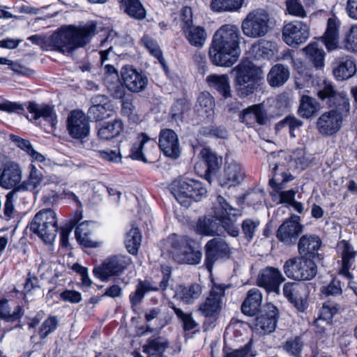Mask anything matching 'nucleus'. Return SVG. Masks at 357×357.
Segmentation results:
<instances>
[{"label":"nucleus","mask_w":357,"mask_h":357,"mask_svg":"<svg viewBox=\"0 0 357 357\" xmlns=\"http://www.w3.org/2000/svg\"><path fill=\"white\" fill-rule=\"evenodd\" d=\"M317 96L332 108L317 119V130L323 136H332L340 130L343 122L350 115L349 98L344 93L336 91L332 82L327 80L320 84Z\"/></svg>","instance_id":"f257e3e1"},{"label":"nucleus","mask_w":357,"mask_h":357,"mask_svg":"<svg viewBox=\"0 0 357 357\" xmlns=\"http://www.w3.org/2000/svg\"><path fill=\"white\" fill-rule=\"evenodd\" d=\"M213 215L200 217L195 227L196 233L208 236L220 235L226 231L229 236L236 237L239 229L236 217L241 215V210L232 207L222 196L218 195L213 204Z\"/></svg>","instance_id":"f03ea898"},{"label":"nucleus","mask_w":357,"mask_h":357,"mask_svg":"<svg viewBox=\"0 0 357 357\" xmlns=\"http://www.w3.org/2000/svg\"><path fill=\"white\" fill-rule=\"evenodd\" d=\"M242 39L238 26L227 24L221 26L214 33L208 51L211 63L217 66L231 67L241 54Z\"/></svg>","instance_id":"7ed1b4c3"},{"label":"nucleus","mask_w":357,"mask_h":357,"mask_svg":"<svg viewBox=\"0 0 357 357\" xmlns=\"http://www.w3.org/2000/svg\"><path fill=\"white\" fill-rule=\"evenodd\" d=\"M29 227L45 243L52 244L58 231L56 213L50 208L40 210L34 215Z\"/></svg>","instance_id":"20e7f679"},{"label":"nucleus","mask_w":357,"mask_h":357,"mask_svg":"<svg viewBox=\"0 0 357 357\" xmlns=\"http://www.w3.org/2000/svg\"><path fill=\"white\" fill-rule=\"evenodd\" d=\"M171 191L177 202L186 208L192 201L199 202L207 194V190L201 181L190 178L175 181Z\"/></svg>","instance_id":"39448f33"},{"label":"nucleus","mask_w":357,"mask_h":357,"mask_svg":"<svg viewBox=\"0 0 357 357\" xmlns=\"http://www.w3.org/2000/svg\"><path fill=\"white\" fill-rule=\"evenodd\" d=\"M273 28V18L269 13L257 8L250 12L241 23L243 34L250 38H259L268 34Z\"/></svg>","instance_id":"423d86ee"},{"label":"nucleus","mask_w":357,"mask_h":357,"mask_svg":"<svg viewBox=\"0 0 357 357\" xmlns=\"http://www.w3.org/2000/svg\"><path fill=\"white\" fill-rule=\"evenodd\" d=\"M169 252L178 263L198 264L201 261L202 253L195 250L192 246L193 241L185 236L173 234L168 239Z\"/></svg>","instance_id":"0eeeda50"},{"label":"nucleus","mask_w":357,"mask_h":357,"mask_svg":"<svg viewBox=\"0 0 357 357\" xmlns=\"http://www.w3.org/2000/svg\"><path fill=\"white\" fill-rule=\"evenodd\" d=\"M89 132V123L85 114L80 110L72 111L68 116V134L77 140L72 143L79 149H94L93 143L86 139Z\"/></svg>","instance_id":"6e6552de"},{"label":"nucleus","mask_w":357,"mask_h":357,"mask_svg":"<svg viewBox=\"0 0 357 357\" xmlns=\"http://www.w3.org/2000/svg\"><path fill=\"white\" fill-rule=\"evenodd\" d=\"M286 276L294 280H310L317 273L314 261L306 257H296L287 260L283 266Z\"/></svg>","instance_id":"1a4fd4ad"},{"label":"nucleus","mask_w":357,"mask_h":357,"mask_svg":"<svg viewBox=\"0 0 357 357\" xmlns=\"http://www.w3.org/2000/svg\"><path fill=\"white\" fill-rule=\"evenodd\" d=\"M131 263L130 257L127 255H113L106 259L100 266L94 267L93 273L100 280L107 281L109 278L123 273Z\"/></svg>","instance_id":"9d476101"},{"label":"nucleus","mask_w":357,"mask_h":357,"mask_svg":"<svg viewBox=\"0 0 357 357\" xmlns=\"http://www.w3.org/2000/svg\"><path fill=\"white\" fill-rule=\"evenodd\" d=\"M228 286L213 283L208 295L199 305L198 311L205 317L215 318L219 314Z\"/></svg>","instance_id":"9b49d317"},{"label":"nucleus","mask_w":357,"mask_h":357,"mask_svg":"<svg viewBox=\"0 0 357 357\" xmlns=\"http://www.w3.org/2000/svg\"><path fill=\"white\" fill-rule=\"evenodd\" d=\"M96 31L97 23L94 21L81 26L68 25V54L72 50L88 45Z\"/></svg>","instance_id":"f8f14e48"},{"label":"nucleus","mask_w":357,"mask_h":357,"mask_svg":"<svg viewBox=\"0 0 357 357\" xmlns=\"http://www.w3.org/2000/svg\"><path fill=\"white\" fill-rule=\"evenodd\" d=\"M311 284L295 282H286L283 286V294L298 311L303 312L308 307Z\"/></svg>","instance_id":"ddd939ff"},{"label":"nucleus","mask_w":357,"mask_h":357,"mask_svg":"<svg viewBox=\"0 0 357 357\" xmlns=\"http://www.w3.org/2000/svg\"><path fill=\"white\" fill-rule=\"evenodd\" d=\"M204 265L210 272L218 260L228 258L230 254L229 245L224 240L217 238L208 241L204 246Z\"/></svg>","instance_id":"4468645a"},{"label":"nucleus","mask_w":357,"mask_h":357,"mask_svg":"<svg viewBox=\"0 0 357 357\" xmlns=\"http://www.w3.org/2000/svg\"><path fill=\"white\" fill-rule=\"evenodd\" d=\"M300 221V217L296 215L285 220L277 230L276 237L278 241L287 245H294L303 230Z\"/></svg>","instance_id":"2eb2a0df"},{"label":"nucleus","mask_w":357,"mask_h":357,"mask_svg":"<svg viewBox=\"0 0 357 357\" xmlns=\"http://www.w3.org/2000/svg\"><path fill=\"white\" fill-rule=\"evenodd\" d=\"M309 26L301 21H293L285 24L282 29L283 40L290 46H297L309 38Z\"/></svg>","instance_id":"dca6fc26"},{"label":"nucleus","mask_w":357,"mask_h":357,"mask_svg":"<svg viewBox=\"0 0 357 357\" xmlns=\"http://www.w3.org/2000/svg\"><path fill=\"white\" fill-rule=\"evenodd\" d=\"M284 280L285 278L278 268L266 266L259 272L257 282L259 287H264L266 291L278 294L280 285Z\"/></svg>","instance_id":"f3484780"},{"label":"nucleus","mask_w":357,"mask_h":357,"mask_svg":"<svg viewBox=\"0 0 357 357\" xmlns=\"http://www.w3.org/2000/svg\"><path fill=\"white\" fill-rule=\"evenodd\" d=\"M245 172L241 164L228 155L225 157L224 172L220 178L222 186H232L243 181Z\"/></svg>","instance_id":"a211bd4d"},{"label":"nucleus","mask_w":357,"mask_h":357,"mask_svg":"<svg viewBox=\"0 0 357 357\" xmlns=\"http://www.w3.org/2000/svg\"><path fill=\"white\" fill-rule=\"evenodd\" d=\"M121 74L124 85L128 91L132 93H139L146 89L148 84L147 77L132 66H123L121 68Z\"/></svg>","instance_id":"6ab92c4d"},{"label":"nucleus","mask_w":357,"mask_h":357,"mask_svg":"<svg viewBox=\"0 0 357 357\" xmlns=\"http://www.w3.org/2000/svg\"><path fill=\"white\" fill-rule=\"evenodd\" d=\"M22 172L18 164L13 162L5 163L0 169V186L5 189H14L21 183Z\"/></svg>","instance_id":"aec40b11"},{"label":"nucleus","mask_w":357,"mask_h":357,"mask_svg":"<svg viewBox=\"0 0 357 357\" xmlns=\"http://www.w3.org/2000/svg\"><path fill=\"white\" fill-rule=\"evenodd\" d=\"M158 146L164 154L176 159L181 154V148L177 134L171 129H163L160 132Z\"/></svg>","instance_id":"412c9836"},{"label":"nucleus","mask_w":357,"mask_h":357,"mask_svg":"<svg viewBox=\"0 0 357 357\" xmlns=\"http://www.w3.org/2000/svg\"><path fill=\"white\" fill-rule=\"evenodd\" d=\"M27 109L33 114V120L35 121V123L37 125H40L41 120H43L49 123L52 128H55L56 123V115L53 106L29 102Z\"/></svg>","instance_id":"4be33fe9"},{"label":"nucleus","mask_w":357,"mask_h":357,"mask_svg":"<svg viewBox=\"0 0 357 357\" xmlns=\"http://www.w3.org/2000/svg\"><path fill=\"white\" fill-rule=\"evenodd\" d=\"M240 120L248 127H254L256 123L266 125L269 119L264 105L257 104L245 109L240 115Z\"/></svg>","instance_id":"5701e85b"},{"label":"nucleus","mask_w":357,"mask_h":357,"mask_svg":"<svg viewBox=\"0 0 357 357\" xmlns=\"http://www.w3.org/2000/svg\"><path fill=\"white\" fill-rule=\"evenodd\" d=\"M278 319V308L274 305L268 303L265 306L264 312L256 318V328L264 333H271L275 329Z\"/></svg>","instance_id":"b1692460"},{"label":"nucleus","mask_w":357,"mask_h":357,"mask_svg":"<svg viewBox=\"0 0 357 357\" xmlns=\"http://www.w3.org/2000/svg\"><path fill=\"white\" fill-rule=\"evenodd\" d=\"M271 158L275 159V161L272 164L271 178H275V182L282 183H287L294 179V176L289 172L287 161L285 157L280 154L272 153L268 156V160H271Z\"/></svg>","instance_id":"393cba45"},{"label":"nucleus","mask_w":357,"mask_h":357,"mask_svg":"<svg viewBox=\"0 0 357 357\" xmlns=\"http://www.w3.org/2000/svg\"><path fill=\"white\" fill-rule=\"evenodd\" d=\"M337 247L342 258V267L339 271V274L348 280H351L353 275L349 272V269L354 264L356 252L354 250L353 246L345 240L340 241Z\"/></svg>","instance_id":"a878e982"},{"label":"nucleus","mask_w":357,"mask_h":357,"mask_svg":"<svg viewBox=\"0 0 357 357\" xmlns=\"http://www.w3.org/2000/svg\"><path fill=\"white\" fill-rule=\"evenodd\" d=\"M215 100L207 91L199 93L194 107L195 113L199 117L211 121L214 116Z\"/></svg>","instance_id":"bb28decb"},{"label":"nucleus","mask_w":357,"mask_h":357,"mask_svg":"<svg viewBox=\"0 0 357 357\" xmlns=\"http://www.w3.org/2000/svg\"><path fill=\"white\" fill-rule=\"evenodd\" d=\"M340 22L336 17H330L321 40L328 52L336 50L339 47Z\"/></svg>","instance_id":"cd10ccee"},{"label":"nucleus","mask_w":357,"mask_h":357,"mask_svg":"<svg viewBox=\"0 0 357 357\" xmlns=\"http://www.w3.org/2000/svg\"><path fill=\"white\" fill-rule=\"evenodd\" d=\"M321 245V241L316 235H303L298 243V252L303 257L309 259L314 258L317 255V252Z\"/></svg>","instance_id":"c85d7f7f"},{"label":"nucleus","mask_w":357,"mask_h":357,"mask_svg":"<svg viewBox=\"0 0 357 357\" xmlns=\"http://www.w3.org/2000/svg\"><path fill=\"white\" fill-rule=\"evenodd\" d=\"M202 293V287L197 283L188 286L178 285L176 287L174 297L184 304L190 305L198 299Z\"/></svg>","instance_id":"c756f323"},{"label":"nucleus","mask_w":357,"mask_h":357,"mask_svg":"<svg viewBox=\"0 0 357 357\" xmlns=\"http://www.w3.org/2000/svg\"><path fill=\"white\" fill-rule=\"evenodd\" d=\"M261 301L262 294L261 291L257 288L250 289L241 305L242 312L248 316L256 315L259 311Z\"/></svg>","instance_id":"7c9ffc66"},{"label":"nucleus","mask_w":357,"mask_h":357,"mask_svg":"<svg viewBox=\"0 0 357 357\" xmlns=\"http://www.w3.org/2000/svg\"><path fill=\"white\" fill-rule=\"evenodd\" d=\"M357 68L355 60L350 56L340 59L333 69V75L337 80H345L355 75Z\"/></svg>","instance_id":"2f4dec72"},{"label":"nucleus","mask_w":357,"mask_h":357,"mask_svg":"<svg viewBox=\"0 0 357 357\" xmlns=\"http://www.w3.org/2000/svg\"><path fill=\"white\" fill-rule=\"evenodd\" d=\"M120 8L130 17L136 20L146 18V10L141 0H121Z\"/></svg>","instance_id":"473e14b6"},{"label":"nucleus","mask_w":357,"mask_h":357,"mask_svg":"<svg viewBox=\"0 0 357 357\" xmlns=\"http://www.w3.org/2000/svg\"><path fill=\"white\" fill-rule=\"evenodd\" d=\"M206 82L210 87L215 89L225 98L231 97L229 79L227 75H210L207 76Z\"/></svg>","instance_id":"72a5a7b5"},{"label":"nucleus","mask_w":357,"mask_h":357,"mask_svg":"<svg viewBox=\"0 0 357 357\" xmlns=\"http://www.w3.org/2000/svg\"><path fill=\"white\" fill-rule=\"evenodd\" d=\"M236 72L235 77H241L245 82L251 80L258 82L259 78L260 70L250 61H243L241 62L232 70Z\"/></svg>","instance_id":"f704fd0d"},{"label":"nucleus","mask_w":357,"mask_h":357,"mask_svg":"<svg viewBox=\"0 0 357 357\" xmlns=\"http://www.w3.org/2000/svg\"><path fill=\"white\" fill-rule=\"evenodd\" d=\"M123 130V123L120 119L104 122L98 130V136L103 140H111L118 137Z\"/></svg>","instance_id":"c9c22d12"},{"label":"nucleus","mask_w":357,"mask_h":357,"mask_svg":"<svg viewBox=\"0 0 357 357\" xmlns=\"http://www.w3.org/2000/svg\"><path fill=\"white\" fill-rule=\"evenodd\" d=\"M289 68L282 64L273 66L267 75L268 84L273 87L282 86L289 78Z\"/></svg>","instance_id":"e433bc0d"},{"label":"nucleus","mask_w":357,"mask_h":357,"mask_svg":"<svg viewBox=\"0 0 357 357\" xmlns=\"http://www.w3.org/2000/svg\"><path fill=\"white\" fill-rule=\"evenodd\" d=\"M303 50L305 53L307 59L314 68L321 69L324 66L325 52L317 42L309 43Z\"/></svg>","instance_id":"4c0bfd02"},{"label":"nucleus","mask_w":357,"mask_h":357,"mask_svg":"<svg viewBox=\"0 0 357 357\" xmlns=\"http://www.w3.org/2000/svg\"><path fill=\"white\" fill-rule=\"evenodd\" d=\"M275 49L276 45L274 43L266 40H260L252 45L250 52L257 59H269L274 55Z\"/></svg>","instance_id":"58836bf2"},{"label":"nucleus","mask_w":357,"mask_h":357,"mask_svg":"<svg viewBox=\"0 0 357 357\" xmlns=\"http://www.w3.org/2000/svg\"><path fill=\"white\" fill-rule=\"evenodd\" d=\"M200 155L207 167L205 178L211 183V174L216 173L220 169L222 160L218 158L215 153L206 148L202 150Z\"/></svg>","instance_id":"ea45409f"},{"label":"nucleus","mask_w":357,"mask_h":357,"mask_svg":"<svg viewBox=\"0 0 357 357\" xmlns=\"http://www.w3.org/2000/svg\"><path fill=\"white\" fill-rule=\"evenodd\" d=\"M169 307L174 310L178 320L182 323L184 331L195 333L199 331V324L193 319L192 313L184 312L181 309L176 307L172 302L169 303Z\"/></svg>","instance_id":"a19ab883"},{"label":"nucleus","mask_w":357,"mask_h":357,"mask_svg":"<svg viewBox=\"0 0 357 357\" xmlns=\"http://www.w3.org/2000/svg\"><path fill=\"white\" fill-rule=\"evenodd\" d=\"M150 138L145 133H141L137 142L133 144L130 149V156L137 160L143 161L144 162H149L150 161L146 158V151H144V146L146 144L150 143Z\"/></svg>","instance_id":"79ce46f5"},{"label":"nucleus","mask_w":357,"mask_h":357,"mask_svg":"<svg viewBox=\"0 0 357 357\" xmlns=\"http://www.w3.org/2000/svg\"><path fill=\"white\" fill-rule=\"evenodd\" d=\"M168 346V342L162 337L149 339L147 344L144 346V351L148 354L147 357H162V353Z\"/></svg>","instance_id":"37998d69"},{"label":"nucleus","mask_w":357,"mask_h":357,"mask_svg":"<svg viewBox=\"0 0 357 357\" xmlns=\"http://www.w3.org/2000/svg\"><path fill=\"white\" fill-rule=\"evenodd\" d=\"M190 45L195 47H202L206 39V32L204 27L191 26L183 30Z\"/></svg>","instance_id":"c03bdc74"},{"label":"nucleus","mask_w":357,"mask_h":357,"mask_svg":"<svg viewBox=\"0 0 357 357\" xmlns=\"http://www.w3.org/2000/svg\"><path fill=\"white\" fill-rule=\"evenodd\" d=\"M319 109V104L316 99L307 96H302L298 109L299 115L305 119L312 117Z\"/></svg>","instance_id":"a18cd8bd"},{"label":"nucleus","mask_w":357,"mask_h":357,"mask_svg":"<svg viewBox=\"0 0 357 357\" xmlns=\"http://www.w3.org/2000/svg\"><path fill=\"white\" fill-rule=\"evenodd\" d=\"M20 188H14L6 195L3 206V218L8 220L14 218L17 215L15 203L20 198Z\"/></svg>","instance_id":"49530a36"},{"label":"nucleus","mask_w":357,"mask_h":357,"mask_svg":"<svg viewBox=\"0 0 357 357\" xmlns=\"http://www.w3.org/2000/svg\"><path fill=\"white\" fill-rule=\"evenodd\" d=\"M50 48L63 54L67 50V26H61L57 31L49 36Z\"/></svg>","instance_id":"de8ad7c7"},{"label":"nucleus","mask_w":357,"mask_h":357,"mask_svg":"<svg viewBox=\"0 0 357 357\" xmlns=\"http://www.w3.org/2000/svg\"><path fill=\"white\" fill-rule=\"evenodd\" d=\"M140 41L142 45L144 46L152 56L158 60L160 63L165 68L166 67L165 60L158 42L152 36L148 34H144L142 37Z\"/></svg>","instance_id":"09e8293b"},{"label":"nucleus","mask_w":357,"mask_h":357,"mask_svg":"<svg viewBox=\"0 0 357 357\" xmlns=\"http://www.w3.org/2000/svg\"><path fill=\"white\" fill-rule=\"evenodd\" d=\"M89 224V222L86 221L78 225L75 229V237L80 245L86 248H96V243L89 238L91 233Z\"/></svg>","instance_id":"8fccbe9b"},{"label":"nucleus","mask_w":357,"mask_h":357,"mask_svg":"<svg viewBox=\"0 0 357 357\" xmlns=\"http://www.w3.org/2000/svg\"><path fill=\"white\" fill-rule=\"evenodd\" d=\"M30 173L26 181L20 185L17 188L22 190H35L39 186L43 181V174L36 167L31 165L29 166Z\"/></svg>","instance_id":"3c124183"},{"label":"nucleus","mask_w":357,"mask_h":357,"mask_svg":"<svg viewBox=\"0 0 357 357\" xmlns=\"http://www.w3.org/2000/svg\"><path fill=\"white\" fill-rule=\"evenodd\" d=\"M243 0H212L211 8L217 12L236 11L239 10L243 4Z\"/></svg>","instance_id":"603ef678"},{"label":"nucleus","mask_w":357,"mask_h":357,"mask_svg":"<svg viewBox=\"0 0 357 357\" xmlns=\"http://www.w3.org/2000/svg\"><path fill=\"white\" fill-rule=\"evenodd\" d=\"M257 87V82L248 80L245 82L241 77H235L234 88L237 95L240 98H246L252 94Z\"/></svg>","instance_id":"864d4df0"},{"label":"nucleus","mask_w":357,"mask_h":357,"mask_svg":"<svg viewBox=\"0 0 357 357\" xmlns=\"http://www.w3.org/2000/svg\"><path fill=\"white\" fill-rule=\"evenodd\" d=\"M162 279L160 282L159 287L153 286L148 281H139V284L142 286V289L144 293H147L151 291H158L159 289L165 290L167 289L169 284V280L171 275V268L167 266L162 267Z\"/></svg>","instance_id":"5fc2aeb1"},{"label":"nucleus","mask_w":357,"mask_h":357,"mask_svg":"<svg viewBox=\"0 0 357 357\" xmlns=\"http://www.w3.org/2000/svg\"><path fill=\"white\" fill-rule=\"evenodd\" d=\"M142 236L137 228H132L126 234L125 244L128 252L136 255L140 246Z\"/></svg>","instance_id":"6e6d98bb"},{"label":"nucleus","mask_w":357,"mask_h":357,"mask_svg":"<svg viewBox=\"0 0 357 357\" xmlns=\"http://www.w3.org/2000/svg\"><path fill=\"white\" fill-rule=\"evenodd\" d=\"M113 113L111 104L104 106H91L89 109L90 117L96 121L109 118Z\"/></svg>","instance_id":"4d7b16f0"},{"label":"nucleus","mask_w":357,"mask_h":357,"mask_svg":"<svg viewBox=\"0 0 357 357\" xmlns=\"http://www.w3.org/2000/svg\"><path fill=\"white\" fill-rule=\"evenodd\" d=\"M291 162L296 169L303 170L310 165V159L303 149H297L291 155Z\"/></svg>","instance_id":"13d9d810"},{"label":"nucleus","mask_w":357,"mask_h":357,"mask_svg":"<svg viewBox=\"0 0 357 357\" xmlns=\"http://www.w3.org/2000/svg\"><path fill=\"white\" fill-rule=\"evenodd\" d=\"M68 204L75 205L77 208L75 211L74 218L68 222V234L77 223L82 218V206L78 197L73 192H68Z\"/></svg>","instance_id":"bf43d9fd"},{"label":"nucleus","mask_w":357,"mask_h":357,"mask_svg":"<svg viewBox=\"0 0 357 357\" xmlns=\"http://www.w3.org/2000/svg\"><path fill=\"white\" fill-rule=\"evenodd\" d=\"M259 225L260 222L258 220L248 218L243 221L241 224L242 234L248 242L252 241Z\"/></svg>","instance_id":"052dcab7"},{"label":"nucleus","mask_w":357,"mask_h":357,"mask_svg":"<svg viewBox=\"0 0 357 357\" xmlns=\"http://www.w3.org/2000/svg\"><path fill=\"white\" fill-rule=\"evenodd\" d=\"M224 357H255L256 351L252 349V342H249L238 349H224Z\"/></svg>","instance_id":"680f3d73"},{"label":"nucleus","mask_w":357,"mask_h":357,"mask_svg":"<svg viewBox=\"0 0 357 357\" xmlns=\"http://www.w3.org/2000/svg\"><path fill=\"white\" fill-rule=\"evenodd\" d=\"M343 45L347 51L357 52V24L352 25L346 33Z\"/></svg>","instance_id":"e2e57ef3"},{"label":"nucleus","mask_w":357,"mask_h":357,"mask_svg":"<svg viewBox=\"0 0 357 357\" xmlns=\"http://www.w3.org/2000/svg\"><path fill=\"white\" fill-rule=\"evenodd\" d=\"M117 36L116 32L112 30L109 31L107 36L100 41V47H107L106 50L100 51V59L102 64L108 60V54L112 50V43L114 37Z\"/></svg>","instance_id":"0e129e2a"},{"label":"nucleus","mask_w":357,"mask_h":357,"mask_svg":"<svg viewBox=\"0 0 357 357\" xmlns=\"http://www.w3.org/2000/svg\"><path fill=\"white\" fill-rule=\"evenodd\" d=\"M303 342L298 337L287 340L283 344V349L287 353L295 357H301V352L303 348Z\"/></svg>","instance_id":"69168bd1"},{"label":"nucleus","mask_w":357,"mask_h":357,"mask_svg":"<svg viewBox=\"0 0 357 357\" xmlns=\"http://www.w3.org/2000/svg\"><path fill=\"white\" fill-rule=\"evenodd\" d=\"M303 123L301 121L296 119L294 116H287L284 119L281 120L276 124V129L280 130L283 128L287 127L289 130V134L292 137H295L294 133V130L299 128L302 126Z\"/></svg>","instance_id":"338daca9"},{"label":"nucleus","mask_w":357,"mask_h":357,"mask_svg":"<svg viewBox=\"0 0 357 357\" xmlns=\"http://www.w3.org/2000/svg\"><path fill=\"white\" fill-rule=\"evenodd\" d=\"M190 108V103L185 99L176 100L171 108L172 118L175 120L181 119L185 112Z\"/></svg>","instance_id":"774afa93"}]
</instances>
